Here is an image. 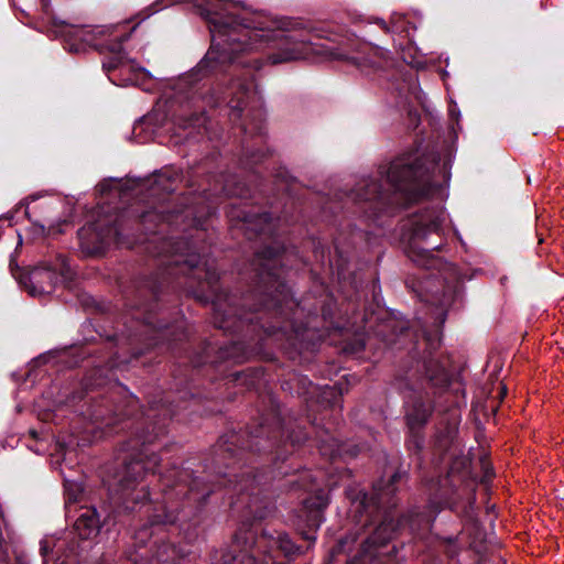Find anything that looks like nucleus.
<instances>
[{"label": "nucleus", "mask_w": 564, "mask_h": 564, "mask_svg": "<svg viewBox=\"0 0 564 564\" xmlns=\"http://www.w3.org/2000/svg\"><path fill=\"white\" fill-rule=\"evenodd\" d=\"M147 242V251L153 257H164L161 262L160 272L145 280L143 288L149 290L151 295L158 300L161 286L166 283H174L177 286L183 284L178 281L180 274L189 279L202 280L206 282L214 294L213 310L214 324L225 332H240L245 325L259 326L264 334L272 336L279 332L286 333L292 329L295 337L302 335L304 327L297 325L295 318L300 315V304L293 299L289 288L282 280L283 273V253L284 249L274 242L273 246H267L254 253L252 265L258 278V289L256 294L249 295L243 301L247 302L250 296L259 297V308L247 311L245 306H236V296L226 293H217L215 285L219 280L217 270L203 261L196 247L185 238L174 239L158 237L152 231Z\"/></svg>", "instance_id": "f257e3e1"}, {"label": "nucleus", "mask_w": 564, "mask_h": 564, "mask_svg": "<svg viewBox=\"0 0 564 564\" xmlns=\"http://www.w3.org/2000/svg\"><path fill=\"white\" fill-rule=\"evenodd\" d=\"M212 45L197 65L203 76L225 73L230 67L242 65L260 69L259 58L245 61L242 54L263 50L273 51L268 55L272 65L306 58L314 51L311 41L272 29L261 17L226 15L213 21Z\"/></svg>", "instance_id": "f03ea898"}, {"label": "nucleus", "mask_w": 564, "mask_h": 564, "mask_svg": "<svg viewBox=\"0 0 564 564\" xmlns=\"http://www.w3.org/2000/svg\"><path fill=\"white\" fill-rule=\"evenodd\" d=\"M437 155L419 156L404 153L378 167L377 176L364 178L349 194L354 203L364 204L362 212L376 217L389 208L427 196L440 169Z\"/></svg>", "instance_id": "7ed1b4c3"}, {"label": "nucleus", "mask_w": 564, "mask_h": 564, "mask_svg": "<svg viewBox=\"0 0 564 564\" xmlns=\"http://www.w3.org/2000/svg\"><path fill=\"white\" fill-rule=\"evenodd\" d=\"M172 415L169 409H159L152 404L142 422H138V430L134 438L122 445L127 453L123 458V469L119 478V491L123 502L129 508V502L139 503L141 499L149 497L147 488L137 490L138 482L148 473H154L160 458L154 452H150L147 445L152 444L159 436L165 433L166 421Z\"/></svg>", "instance_id": "20e7f679"}, {"label": "nucleus", "mask_w": 564, "mask_h": 564, "mask_svg": "<svg viewBox=\"0 0 564 564\" xmlns=\"http://www.w3.org/2000/svg\"><path fill=\"white\" fill-rule=\"evenodd\" d=\"M446 219L442 208H425L409 220L406 254L411 261L426 269H440L443 264L434 251L442 246L443 224Z\"/></svg>", "instance_id": "39448f33"}, {"label": "nucleus", "mask_w": 564, "mask_h": 564, "mask_svg": "<svg viewBox=\"0 0 564 564\" xmlns=\"http://www.w3.org/2000/svg\"><path fill=\"white\" fill-rule=\"evenodd\" d=\"M47 23L51 31L66 42L69 52H85L87 47H94L101 53H111L112 57L104 62L107 72L124 65V52L122 44L129 39V34H111L109 39H102L107 31L104 29H89L67 23L66 21L50 17Z\"/></svg>", "instance_id": "423d86ee"}, {"label": "nucleus", "mask_w": 564, "mask_h": 564, "mask_svg": "<svg viewBox=\"0 0 564 564\" xmlns=\"http://www.w3.org/2000/svg\"><path fill=\"white\" fill-rule=\"evenodd\" d=\"M429 527L430 520L422 513L411 512L395 521L391 512H386L383 520L362 542L360 553L349 560L347 564H382L381 556L390 553L383 552L382 549L400 531L409 529L411 534H416L422 528L427 529Z\"/></svg>", "instance_id": "0eeeda50"}, {"label": "nucleus", "mask_w": 564, "mask_h": 564, "mask_svg": "<svg viewBox=\"0 0 564 564\" xmlns=\"http://www.w3.org/2000/svg\"><path fill=\"white\" fill-rule=\"evenodd\" d=\"M171 490L174 492L178 491V494H174V508L177 521L178 513L185 508L191 509L188 514H192V511L199 509V507L214 491V487L197 477H194L193 473L187 468H174L163 477V502L160 507L163 512H167L170 510V508H166L165 491Z\"/></svg>", "instance_id": "6e6552de"}, {"label": "nucleus", "mask_w": 564, "mask_h": 564, "mask_svg": "<svg viewBox=\"0 0 564 564\" xmlns=\"http://www.w3.org/2000/svg\"><path fill=\"white\" fill-rule=\"evenodd\" d=\"M126 228V221L116 216L113 219H98L82 228L78 235L84 247L94 253H99L111 243L129 246L130 241L124 234Z\"/></svg>", "instance_id": "1a4fd4ad"}, {"label": "nucleus", "mask_w": 564, "mask_h": 564, "mask_svg": "<svg viewBox=\"0 0 564 564\" xmlns=\"http://www.w3.org/2000/svg\"><path fill=\"white\" fill-rule=\"evenodd\" d=\"M223 485L232 487L241 497L245 495L249 497L247 508L253 519L262 520L271 512L272 505L267 499L260 498V489H258L260 482L250 470L243 471L239 478L235 475V479L229 478Z\"/></svg>", "instance_id": "9d476101"}, {"label": "nucleus", "mask_w": 564, "mask_h": 564, "mask_svg": "<svg viewBox=\"0 0 564 564\" xmlns=\"http://www.w3.org/2000/svg\"><path fill=\"white\" fill-rule=\"evenodd\" d=\"M246 543H256L259 547L263 549V553L270 560V555L279 561V554H282L285 558H293L300 553V546H297L285 532H278L275 535L263 531L261 535L257 536L254 533H247Z\"/></svg>", "instance_id": "9b49d317"}, {"label": "nucleus", "mask_w": 564, "mask_h": 564, "mask_svg": "<svg viewBox=\"0 0 564 564\" xmlns=\"http://www.w3.org/2000/svg\"><path fill=\"white\" fill-rule=\"evenodd\" d=\"M247 533L253 532L246 530L235 534V553L223 555L221 564H285L276 562L271 555L269 561L262 547H259L256 543L253 545L250 542L246 543L245 536Z\"/></svg>", "instance_id": "f8f14e48"}, {"label": "nucleus", "mask_w": 564, "mask_h": 564, "mask_svg": "<svg viewBox=\"0 0 564 564\" xmlns=\"http://www.w3.org/2000/svg\"><path fill=\"white\" fill-rule=\"evenodd\" d=\"M65 271V261L62 259L59 268L48 264L33 268L28 276L26 288L31 295L51 294L62 281Z\"/></svg>", "instance_id": "ddd939ff"}, {"label": "nucleus", "mask_w": 564, "mask_h": 564, "mask_svg": "<svg viewBox=\"0 0 564 564\" xmlns=\"http://www.w3.org/2000/svg\"><path fill=\"white\" fill-rule=\"evenodd\" d=\"M177 492H175L176 495ZM166 497V508H170L167 512L160 513L159 508H153V513L150 514L149 519V525L144 524L141 528H139L134 533L135 542L140 545H145L148 541L152 538L155 531L161 529L162 524H172L176 522V514H175V508H174V491H165ZM152 510L151 506H148L147 513Z\"/></svg>", "instance_id": "4468645a"}, {"label": "nucleus", "mask_w": 564, "mask_h": 564, "mask_svg": "<svg viewBox=\"0 0 564 564\" xmlns=\"http://www.w3.org/2000/svg\"><path fill=\"white\" fill-rule=\"evenodd\" d=\"M337 58L347 61L361 72H369L381 68L386 65L388 61V52L379 46L365 43L358 45L356 50L348 55H337Z\"/></svg>", "instance_id": "2eb2a0df"}, {"label": "nucleus", "mask_w": 564, "mask_h": 564, "mask_svg": "<svg viewBox=\"0 0 564 564\" xmlns=\"http://www.w3.org/2000/svg\"><path fill=\"white\" fill-rule=\"evenodd\" d=\"M251 86V82L247 79H236L227 87L224 98L227 99V105L230 109L229 116L232 121L241 118V113L248 105Z\"/></svg>", "instance_id": "dca6fc26"}, {"label": "nucleus", "mask_w": 564, "mask_h": 564, "mask_svg": "<svg viewBox=\"0 0 564 564\" xmlns=\"http://www.w3.org/2000/svg\"><path fill=\"white\" fill-rule=\"evenodd\" d=\"M434 412V404L425 401L421 395L406 402L405 422L410 432L422 430Z\"/></svg>", "instance_id": "f3484780"}, {"label": "nucleus", "mask_w": 564, "mask_h": 564, "mask_svg": "<svg viewBox=\"0 0 564 564\" xmlns=\"http://www.w3.org/2000/svg\"><path fill=\"white\" fill-rule=\"evenodd\" d=\"M283 436L284 431L280 420L276 419L274 426L261 424L259 429L251 432V446H256L258 451L270 449L272 452L273 447L278 449L282 443L285 444L286 441L283 440ZM276 455L280 456L278 452Z\"/></svg>", "instance_id": "a211bd4d"}, {"label": "nucleus", "mask_w": 564, "mask_h": 564, "mask_svg": "<svg viewBox=\"0 0 564 564\" xmlns=\"http://www.w3.org/2000/svg\"><path fill=\"white\" fill-rule=\"evenodd\" d=\"M238 218H240L242 223V229L245 230L248 239L272 234V218L268 213L251 214L242 212L241 215H238Z\"/></svg>", "instance_id": "6ab92c4d"}, {"label": "nucleus", "mask_w": 564, "mask_h": 564, "mask_svg": "<svg viewBox=\"0 0 564 564\" xmlns=\"http://www.w3.org/2000/svg\"><path fill=\"white\" fill-rule=\"evenodd\" d=\"M74 529L80 539H90L95 536L100 529L99 514L95 507H83L78 514Z\"/></svg>", "instance_id": "aec40b11"}, {"label": "nucleus", "mask_w": 564, "mask_h": 564, "mask_svg": "<svg viewBox=\"0 0 564 564\" xmlns=\"http://www.w3.org/2000/svg\"><path fill=\"white\" fill-rule=\"evenodd\" d=\"M329 503L324 492H318L304 501L303 511L306 513L307 525L316 530L323 521V512Z\"/></svg>", "instance_id": "412c9836"}, {"label": "nucleus", "mask_w": 564, "mask_h": 564, "mask_svg": "<svg viewBox=\"0 0 564 564\" xmlns=\"http://www.w3.org/2000/svg\"><path fill=\"white\" fill-rule=\"evenodd\" d=\"M400 478L401 474L394 473L387 484L378 481L377 484L373 485V496L371 497V500L373 501L378 509L395 506V502L392 501V497L397 490L394 484Z\"/></svg>", "instance_id": "4be33fe9"}, {"label": "nucleus", "mask_w": 564, "mask_h": 564, "mask_svg": "<svg viewBox=\"0 0 564 564\" xmlns=\"http://www.w3.org/2000/svg\"><path fill=\"white\" fill-rule=\"evenodd\" d=\"M174 218H178V215H174L173 213H170L165 210L164 208H161L160 210L152 209L143 213L140 218L139 223L143 225L147 229H151L149 225H154L156 227L161 223H174Z\"/></svg>", "instance_id": "5701e85b"}, {"label": "nucleus", "mask_w": 564, "mask_h": 564, "mask_svg": "<svg viewBox=\"0 0 564 564\" xmlns=\"http://www.w3.org/2000/svg\"><path fill=\"white\" fill-rule=\"evenodd\" d=\"M425 378L437 388H446L449 384V378L445 369L433 360L425 365Z\"/></svg>", "instance_id": "b1692460"}, {"label": "nucleus", "mask_w": 564, "mask_h": 564, "mask_svg": "<svg viewBox=\"0 0 564 564\" xmlns=\"http://www.w3.org/2000/svg\"><path fill=\"white\" fill-rule=\"evenodd\" d=\"M178 180L177 173L171 171L160 172L155 175L153 182V191L161 189L164 193H172L175 191V183Z\"/></svg>", "instance_id": "393cba45"}, {"label": "nucleus", "mask_w": 564, "mask_h": 564, "mask_svg": "<svg viewBox=\"0 0 564 564\" xmlns=\"http://www.w3.org/2000/svg\"><path fill=\"white\" fill-rule=\"evenodd\" d=\"M154 544L156 545L154 556L159 563L167 564L174 561L176 549L173 545L165 543L164 541H161L160 544L155 541Z\"/></svg>", "instance_id": "a878e982"}, {"label": "nucleus", "mask_w": 564, "mask_h": 564, "mask_svg": "<svg viewBox=\"0 0 564 564\" xmlns=\"http://www.w3.org/2000/svg\"><path fill=\"white\" fill-rule=\"evenodd\" d=\"M206 123V117L204 112H195L191 115L188 118H180L178 119V126L183 129L187 128H200L205 126Z\"/></svg>", "instance_id": "bb28decb"}, {"label": "nucleus", "mask_w": 564, "mask_h": 564, "mask_svg": "<svg viewBox=\"0 0 564 564\" xmlns=\"http://www.w3.org/2000/svg\"><path fill=\"white\" fill-rule=\"evenodd\" d=\"M156 327L160 330L169 332V334L175 336V338H174L175 340H181L186 337L183 321L176 322V324L173 326H170L166 324H159V325H156Z\"/></svg>", "instance_id": "cd10ccee"}, {"label": "nucleus", "mask_w": 564, "mask_h": 564, "mask_svg": "<svg viewBox=\"0 0 564 564\" xmlns=\"http://www.w3.org/2000/svg\"><path fill=\"white\" fill-rule=\"evenodd\" d=\"M423 444L424 437L421 434V430L411 432L410 447L419 452L423 447Z\"/></svg>", "instance_id": "c85d7f7f"}, {"label": "nucleus", "mask_w": 564, "mask_h": 564, "mask_svg": "<svg viewBox=\"0 0 564 564\" xmlns=\"http://www.w3.org/2000/svg\"><path fill=\"white\" fill-rule=\"evenodd\" d=\"M412 381V375L406 373L404 378H397L395 379V386L400 391L403 390H414Z\"/></svg>", "instance_id": "c756f323"}, {"label": "nucleus", "mask_w": 564, "mask_h": 564, "mask_svg": "<svg viewBox=\"0 0 564 564\" xmlns=\"http://www.w3.org/2000/svg\"><path fill=\"white\" fill-rule=\"evenodd\" d=\"M203 192L206 195V197H208V198L218 193H224L226 195L235 194L231 189L228 188V185H220V186L215 185L213 188L204 189Z\"/></svg>", "instance_id": "7c9ffc66"}, {"label": "nucleus", "mask_w": 564, "mask_h": 564, "mask_svg": "<svg viewBox=\"0 0 564 564\" xmlns=\"http://www.w3.org/2000/svg\"><path fill=\"white\" fill-rule=\"evenodd\" d=\"M288 440L290 441L291 445L294 446V445H297V444L302 443L303 441H305L306 435L303 433H300L299 435L297 434L296 435L289 434Z\"/></svg>", "instance_id": "2f4dec72"}, {"label": "nucleus", "mask_w": 564, "mask_h": 564, "mask_svg": "<svg viewBox=\"0 0 564 564\" xmlns=\"http://www.w3.org/2000/svg\"><path fill=\"white\" fill-rule=\"evenodd\" d=\"M444 507H448L449 509H453V510H454V509H456V502H455V501H453V500H446V501L444 502Z\"/></svg>", "instance_id": "473e14b6"}, {"label": "nucleus", "mask_w": 564, "mask_h": 564, "mask_svg": "<svg viewBox=\"0 0 564 564\" xmlns=\"http://www.w3.org/2000/svg\"><path fill=\"white\" fill-rule=\"evenodd\" d=\"M444 541L451 545H454L456 543V538L455 536H448V538H445Z\"/></svg>", "instance_id": "72a5a7b5"}, {"label": "nucleus", "mask_w": 564, "mask_h": 564, "mask_svg": "<svg viewBox=\"0 0 564 564\" xmlns=\"http://www.w3.org/2000/svg\"><path fill=\"white\" fill-rule=\"evenodd\" d=\"M378 23L380 24V26L386 31V32H389V28L387 25V23L383 21V20H379Z\"/></svg>", "instance_id": "f704fd0d"}, {"label": "nucleus", "mask_w": 564, "mask_h": 564, "mask_svg": "<svg viewBox=\"0 0 564 564\" xmlns=\"http://www.w3.org/2000/svg\"><path fill=\"white\" fill-rule=\"evenodd\" d=\"M485 476H486V477H491V476H492V470H491V468H488V467H486V468H485Z\"/></svg>", "instance_id": "c9c22d12"}, {"label": "nucleus", "mask_w": 564, "mask_h": 564, "mask_svg": "<svg viewBox=\"0 0 564 564\" xmlns=\"http://www.w3.org/2000/svg\"><path fill=\"white\" fill-rule=\"evenodd\" d=\"M42 4H43L44 10L46 11L47 7H48V0H42Z\"/></svg>", "instance_id": "e433bc0d"}, {"label": "nucleus", "mask_w": 564, "mask_h": 564, "mask_svg": "<svg viewBox=\"0 0 564 564\" xmlns=\"http://www.w3.org/2000/svg\"><path fill=\"white\" fill-rule=\"evenodd\" d=\"M303 538L306 539V540H312V541L315 540V536H311L308 534H304Z\"/></svg>", "instance_id": "4c0bfd02"}, {"label": "nucleus", "mask_w": 564, "mask_h": 564, "mask_svg": "<svg viewBox=\"0 0 564 564\" xmlns=\"http://www.w3.org/2000/svg\"><path fill=\"white\" fill-rule=\"evenodd\" d=\"M30 434L33 438H36L37 437V433L35 431H30Z\"/></svg>", "instance_id": "58836bf2"}, {"label": "nucleus", "mask_w": 564, "mask_h": 564, "mask_svg": "<svg viewBox=\"0 0 564 564\" xmlns=\"http://www.w3.org/2000/svg\"><path fill=\"white\" fill-rule=\"evenodd\" d=\"M347 543V540H341L340 541V544H339V547L340 549H344L345 544Z\"/></svg>", "instance_id": "ea45409f"}, {"label": "nucleus", "mask_w": 564, "mask_h": 564, "mask_svg": "<svg viewBox=\"0 0 564 564\" xmlns=\"http://www.w3.org/2000/svg\"><path fill=\"white\" fill-rule=\"evenodd\" d=\"M145 323L149 325H153V322L150 319V317H147Z\"/></svg>", "instance_id": "a19ab883"}, {"label": "nucleus", "mask_w": 564, "mask_h": 564, "mask_svg": "<svg viewBox=\"0 0 564 564\" xmlns=\"http://www.w3.org/2000/svg\"><path fill=\"white\" fill-rule=\"evenodd\" d=\"M12 217H13V215H6V216H3L2 218H4V219H11Z\"/></svg>", "instance_id": "79ce46f5"}, {"label": "nucleus", "mask_w": 564, "mask_h": 564, "mask_svg": "<svg viewBox=\"0 0 564 564\" xmlns=\"http://www.w3.org/2000/svg\"><path fill=\"white\" fill-rule=\"evenodd\" d=\"M192 214V210L191 209H187L186 210V216L191 215Z\"/></svg>", "instance_id": "37998d69"}, {"label": "nucleus", "mask_w": 564, "mask_h": 564, "mask_svg": "<svg viewBox=\"0 0 564 564\" xmlns=\"http://www.w3.org/2000/svg\"><path fill=\"white\" fill-rule=\"evenodd\" d=\"M25 215L30 218V213L28 209L25 210Z\"/></svg>", "instance_id": "c03bdc74"}]
</instances>
